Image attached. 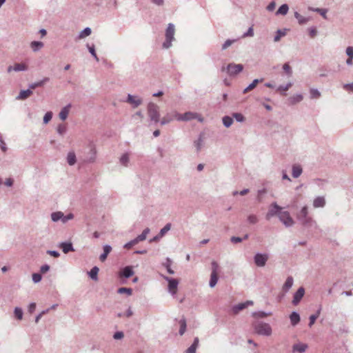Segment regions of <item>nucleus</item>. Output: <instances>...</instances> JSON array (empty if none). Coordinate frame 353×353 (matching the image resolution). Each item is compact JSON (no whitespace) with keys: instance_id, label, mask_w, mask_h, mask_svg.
Segmentation results:
<instances>
[{"instance_id":"obj_53","label":"nucleus","mask_w":353,"mask_h":353,"mask_svg":"<svg viewBox=\"0 0 353 353\" xmlns=\"http://www.w3.org/2000/svg\"><path fill=\"white\" fill-rule=\"evenodd\" d=\"M248 220L250 223L254 224L258 221V219L256 215L251 214L248 216Z\"/></svg>"},{"instance_id":"obj_58","label":"nucleus","mask_w":353,"mask_h":353,"mask_svg":"<svg viewBox=\"0 0 353 353\" xmlns=\"http://www.w3.org/2000/svg\"><path fill=\"white\" fill-rule=\"evenodd\" d=\"M233 117L236 119L238 121H244V117L241 113H235L233 114Z\"/></svg>"},{"instance_id":"obj_11","label":"nucleus","mask_w":353,"mask_h":353,"mask_svg":"<svg viewBox=\"0 0 353 353\" xmlns=\"http://www.w3.org/2000/svg\"><path fill=\"white\" fill-rule=\"evenodd\" d=\"M304 294H305V289L303 287L299 288L294 295L292 303L294 305H296L300 302V301L302 299Z\"/></svg>"},{"instance_id":"obj_14","label":"nucleus","mask_w":353,"mask_h":353,"mask_svg":"<svg viewBox=\"0 0 353 353\" xmlns=\"http://www.w3.org/2000/svg\"><path fill=\"white\" fill-rule=\"evenodd\" d=\"M253 304V302L251 301H248L245 303H239L237 305L234 306L233 308L234 312L235 314L238 313L239 311L245 309L248 305H251Z\"/></svg>"},{"instance_id":"obj_39","label":"nucleus","mask_w":353,"mask_h":353,"mask_svg":"<svg viewBox=\"0 0 353 353\" xmlns=\"http://www.w3.org/2000/svg\"><path fill=\"white\" fill-rule=\"evenodd\" d=\"M303 97L301 94H296L290 98V103L294 104L296 103L300 102L302 101Z\"/></svg>"},{"instance_id":"obj_22","label":"nucleus","mask_w":353,"mask_h":353,"mask_svg":"<svg viewBox=\"0 0 353 353\" xmlns=\"http://www.w3.org/2000/svg\"><path fill=\"white\" fill-rule=\"evenodd\" d=\"M174 112H172L171 114H167L165 117H164L161 121V125H165L166 123H170V121H173V120H176V119L174 118Z\"/></svg>"},{"instance_id":"obj_6","label":"nucleus","mask_w":353,"mask_h":353,"mask_svg":"<svg viewBox=\"0 0 353 353\" xmlns=\"http://www.w3.org/2000/svg\"><path fill=\"white\" fill-rule=\"evenodd\" d=\"M279 218L280 221L287 227L292 226L294 224V221L290 215L289 212L286 211H281L279 213Z\"/></svg>"},{"instance_id":"obj_5","label":"nucleus","mask_w":353,"mask_h":353,"mask_svg":"<svg viewBox=\"0 0 353 353\" xmlns=\"http://www.w3.org/2000/svg\"><path fill=\"white\" fill-rule=\"evenodd\" d=\"M219 265L216 261L212 262V273L210 280V286L213 288L218 281Z\"/></svg>"},{"instance_id":"obj_43","label":"nucleus","mask_w":353,"mask_h":353,"mask_svg":"<svg viewBox=\"0 0 353 353\" xmlns=\"http://www.w3.org/2000/svg\"><path fill=\"white\" fill-rule=\"evenodd\" d=\"M170 228H171V224L170 223H168L166 224L160 231L159 232V234H160V237H162L163 236L165 235V234L168 232L170 230Z\"/></svg>"},{"instance_id":"obj_23","label":"nucleus","mask_w":353,"mask_h":353,"mask_svg":"<svg viewBox=\"0 0 353 353\" xmlns=\"http://www.w3.org/2000/svg\"><path fill=\"white\" fill-rule=\"evenodd\" d=\"M199 345V339L195 338L192 345L188 348L185 353H196V350Z\"/></svg>"},{"instance_id":"obj_15","label":"nucleus","mask_w":353,"mask_h":353,"mask_svg":"<svg viewBox=\"0 0 353 353\" xmlns=\"http://www.w3.org/2000/svg\"><path fill=\"white\" fill-rule=\"evenodd\" d=\"M32 94V91L30 89L26 90H21L19 94L17 97L18 100H24L30 97Z\"/></svg>"},{"instance_id":"obj_29","label":"nucleus","mask_w":353,"mask_h":353,"mask_svg":"<svg viewBox=\"0 0 353 353\" xmlns=\"http://www.w3.org/2000/svg\"><path fill=\"white\" fill-rule=\"evenodd\" d=\"M48 80H49V79L46 77V78L43 79V80H41V81H40L39 82H36V83L30 84L29 85V88H30V89L31 90H34V89H35L37 87H41V86L43 85L44 83L46 82H47Z\"/></svg>"},{"instance_id":"obj_17","label":"nucleus","mask_w":353,"mask_h":353,"mask_svg":"<svg viewBox=\"0 0 353 353\" xmlns=\"http://www.w3.org/2000/svg\"><path fill=\"white\" fill-rule=\"evenodd\" d=\"M133 274L134 272L132 270V268L131 266H127L123 268L120 275L121 276H123L125 278H129Z\"/></svg>"},{"instance_id":"obj_38","label":"nucleus","mask_w":353,"mask_h":353,"mask_svg":"<svg viewBox=\"0 0 353 353\" xmlns=\"http://www.w3.org/2000/svg\"><path fill=\"white\" fill-rule=\"evenodd\" d=\"M99 268L97 267H94L91 269L90 272H89V274H90V276L94 279V280H97V274H98V272H99Z\"/></svg>"},{"instance_id":"obj_57","label":"nucleus","mask_w":353,"mask_h":353,"mask_svg":"<svg viewBox=\"0 0 353 353\" xmlns=\"http://www.w3.org/2000/svg\"><path fill=\"white\" fill-rule=\"evenodd\" d=\"M234 42V40H230L228 39L223 45L222 49L225 50L228 47H230L233 43Z\"/></svg>"},{"instance_id":"obj_18","label":"nucleus","mask_w":353,"mask_h":353,"mask_svg":"<svg viewBox=\"0 0 353 353\" xmlns=\"http://www.w3.org/2000/svg\"><path fill=\"white\" fill-rule=\"evenodd\" d=\"M112 251V248L110 245L103 246V253L101 254L99 259L101 261L103 262L106 260L108 255Z\"/></svg>"},{"instance_id":"obj_8","label":"nucleus","mask_w":353,"mask_h":353,"mask_svg":"<svg viewBox=\"0 0 353 353\" xmlns=\"http://www.w3.org/2000/svg\"><path fill=\"white\" fill-rule=\"evenodd\" d=\"M281 209L276 203H272L266 214V219L269 220L275 215L279 216V213L281 211Z\"/></svg>"},{"instance_id":"obj_63","label":"nucleus","mask_w":353,"mask_h":353,"mask_svg":"<svg viewBox=\"0 0 353 353\" xmlns=\"http://www.w3.org/2000/svg\"><path fill=\"white\" fill-rule=\"evenodd\" d=\"M50 270V266L48 265H43L41 267L40 271L42 274H45Z\"/></svg>"},{"instance_id":"obj_48","label":"nucleus","mask_w":353,"mask_h":353,"mask_svg":"<svg viewBox=\"0 0 353 353\" xmlns=\"http://www.w3.org/2000/svg\"><path fill=\"white\" fill-rule=\"evenodd\" d=\"M310 95L312 99H317L321 96L320 92L316 89L310 90Z\"/></svg>"},{"instance_id":"obj_42","label":"nucleus","mask_w":353,"mask_h":353,"mask_svg":"<svg viewBox=\"0 0 353 353\" xmlns=\"http://www.w3.org/2000/svg\"><path fill=\"white\" fill-rule=\"evenodd\" d=\"M223 123L225 127L228 128L233 123V119L231 117L226 116L223 118Z\"/></svg>"},{"instance_id":"obj_37","label":"nucleus","mask_w":353,"mask_h":353,"mask_svg":"<svg viewBox=\"0 0 353 353\" xmlns=\"http://www.w3.org/2000/svg\"><path fill=\"white\" fill-rule=\"evenodd\" d=\"M91 32H92V31L90 28H85L83 30H82L80 32V34L79 35V39H84L85 37L89 36L91 34Z\"/></svg>"},{"instance_id":"obj_64","label":"nucleus","mask_w":353,"mask_h":353,"mask_svg":"<svg viewBox=\"0 0 353 353\" xmlns=\"http://www.w3.org/2000/svg\"><path fill=\"white\" fill-rule=\"evenodd\" d=\"M346 53L349 57H353V47H347L346 49Z\"/></svg>"},{"instance_id":"obj_34","label":"nucleus","mask_w":353,"mask_h":353,"mask_svg":"<svg viewBox=\"0 0 353 353\" xmlns=\"http://www.w3.org/2000/svg\"><path fill=\"white\" fill-rule=\"evenodd\" d=\"M180 324V330L179 334L180 335H183L186 330V321L185 319H182L179 321Z\"/></svg>"},{"instance_id":"obj_12","label":"nucleus","mask_w":353,"mask_h":353,"mask_svg":"<svg viewBox=\"0 0 353 353\" xmlns=\"http://www.w3.org/2000/svg\"><path fill=\"white\" fill-rule=\"evenodd\" d=\"M28 69V65L24 63H15L13 66L10 65L8 68V72H11L12 71L19 72L24 71Z\"/></svg>"},{"instance_id":"obj_54","label":"nucleus","mask_w":353,"mask_h":353,"mask_svg":"<svg viewBox=\"0 0 353 353\" xmlns=\"http://www.w3.org/2000/svg\"><path fill=\"white\" fill-rule=\"evenodd\" d=\"M285 34L284 32L279 30L276 32V35L274 37V41L277 42L280 40L281 37H283Z\"/></svg>"},{"instance_id":"obj_25","label":"nucleus","mask_w":353,"mask_h":353,"mask_svg":"<svg viewBox=\"0 0 353 353\" xmlns=\"http://www.w3.org/2000/svg\"><path fill=\"white\" fill-rule=\"evenodd\" d=\"M292 285H293V279H292V277L289 276L286 279V281L283 286V290L285 292H287L292 288Z\"/></svg>"},{"instance_id":"obj_20","label":"nucleus","mask_w":353,"mask_h":353,"mask_svg":"<svg viewBox=\"0 0 353 353\" xmlns=\"http://www.w3.org/2000/svg\"><path fill=\"white\" fill-rule=\"evenodd\" d=\"M325 201L323 197L319 196L314 200L313 205L314 208L323 207Z\"/></svg>"},{"instance_id":"obj_49","label":"nucleus","mask_w":353,"mask_h":353,"mask_svg":"<svg viewBox=\"0 0 353 353\" xmlns=\"http://www.w3.org/2000/svg\"><path fill=\"white\" fill-rule=\"evenodd\" d=\"M137 243L138 241L136 239H134L125 244L124 248L126 249H130L132 246L137 245Z\"/></svg>"},{"instance_id":"obj_40","label":"nucleus","mask_w":353,"mask_h":353,"mask_svg":"<svg viewBox=\"0 0 353 353\" xmlns=\"http://www.w3.org/2000/svg\"><path fill=\"white\" fill-rule=\"evenodd\" d=\"M120 162L121 163L124 165V166H127L128 165V163L129 162V155L128 154L125 153V154H123L121 157L120 158Z\"/></svg>"},{"instance_id":"obj_62","label":"nucleus","mask_w":353,"mask_h":353,"mask_svg":"<svg viewBox=\"0 0 353 353\" xmlns=\"http://www.w3.org/2000/svg\"><path fill=\"white\" fill-rule=\"evenodd\" d=\"M343 88L349 92H353V83L343 85Z\"/></svg>"},{"instance_id":"obj_4","label":"nucleus","mask_w":353,"mask_h":353,"mask_svg":"<svg viewBox=\"0 0 353 353\" xmlns=\"http://www.w3.org/2000/svg\"><path fill=\"white\" fill-rule=\"evenodd\" d=\"M148 113L152 121L155 123L159 121V107L156 104L152 103L148 104Z\"/></svg>"},{"instance_id":"obj_47","label":"nucleus","mask_w":353,"mask_h":353,"mask_svg":"<svg viewBox=\"0 0 353 353\" xmlns=\"http://www.w3.org/2000/svg\"><path fill=\"white\" fill-rule=\"evenodd\" d=\"M291 86H292V83H288L286 85H280L277 88V91H279V92H285L288 91Z\"/></svg>"},{"instance_id":"obj_60","label":"nucleus","mask_w":353,"mask_h":353,"mask_svg":"<svg viewBox=\"0 0 353 353\" xmlns=\"http://www.w3.org/2000/svg\"><path fill=\"white\" fill-rule=\"evenodd\" d=\"M90 151L92 152V157L90 158V159L88 161L93 162L95 160V156H96L97 151L94 148H92Z\"/></svg>"},{"instance_id":"obj_26","label":"nucleus","mask_w":353,"mask_h":353,"mask_svg":"<svg viewBox=\"0 0 353 353\" xmlns=\"http://www.w3.org/2000/svg\"><path fill=\"white\" fill-rule=\"evenodd\" d=\"M67 161L70 165H73L76 163V155L74 152H70L67 156Z\"/></svg>"},{"instance_id":"obj_1","label":"nucleus","mask_w":353,"mask_h":353,"mask_svg":"<svg viewBox=\"0 0 353 353\" xmlns=\"http://www.w3.org/2000/svg\"><path fill=\"white\" fill-rule=\"evenodd\" d=\"M254 331L256 334L263 336H270L272 334V327L268 323H256L254 325Z\"/></svg>"},{"instance_id":"obj_33","label":"nucleus","mask_w":353,"mask_h":353,"mask_svg":"<svg viewBox=\"0 0 353 353\" xmlns=\"http://www.w3.org/2000/svg\"><path fill=\"white\" fill-rule=\"evenodd\" d=\"M30 46L33 51H37L43 46V43L41 41H32L30 43Z\"/></svg>"},{"instance_id":"obj_31","label":"nucleus","mask_w":353,"mask_h":353,"mask_svg":"<svg viewBox=\"0 0 353 353\" xmlns=\"http://www.w3.org/2000/svg\"><path fill=\"white\" fill-rule=\"evenodd\" d=\"M171 263H172V261L169 258H167L165 262H164L163 265V266L165 267V268L167 269V271L169 274H173L174 272V270H172V268L170 267Z\"/></svg>"},{"instance_id":"obj_28","label":"nucleus","mask_w":353,"mask_h":353,"mask_svg":"<svg viewBox=\"0 0 353 353\" xmlns=\"http://www.w3.org/2000/svg\"><path fill=\"white\" fill-rule=\"evenodd\" d=\"M263 79H254L252 83H250L243 91L244 93L248 92L256 88L259 82H262Z\"/></svg>"},{"instance_id":"obj_16","label":"nucleus","mask_w":353,"mask_h":353,"mask_svg":"<svg viewBox=\"0 0 353 353\" xmlns=\"http://www.w3.org/2000/svg\"><path fill=\"white\" fill-rule=\"evenodd\" d=\"M70 105H68L65 107H64L59 112V116L62 121H64L67 119L70 112Z\"/></svg>"},{"instance_id":"obj_61","label":"nucleus","mask_w":353,"mask_h":353,"mask_svg":"<svg viewBox=\"0 0 353 353\" xmlns=\"http://www.w3.org/2000/svg\"><path fill=\"white\" fill-rule=\"evenodd\" d=\"M317 34V30L315 28H311L309 29V34L311 38H314Z\"/></svg>"},{"instance_id":"obj_19","label":"nucleus","mask_w":353,"mask_h":353,"mask_svg":"<svg viewBox=\"0 0 353 353\" xmlns=\"http://www.w3.org/2000/svg\"><path fill=\"white\" fill-rule=\"evenodd\" d=\"M60 248L62 249L65 254H67L70 251H74L72 244L71 243H61L60 244Z\"/></svg>"},{"instance_id":"obj_21","label":"nucleus","mask_w":353,"mask_h":353,"mask_svg":"<svg viewBox=\"0 0 353 353\" xmlns=\"http://www.w3.org/2000/svg\"><path fill=\"white\" fill-rule=\"evenodd\" d=\"M307 347V345L304 343H298L293 346L294 351L299 352L300 353L304 352Z\"/></svg>"},{"instance_id":"obj_2","label":"nucleus","mask_w":353,"mask_h":353,"mask_svg":"<svg viewBox=\"0 0 353 353\" xmlns=\"http://www.w3.org/2000/svg\"><path fill=\"white\" fill-rule=\"evenodd\" d=\"M174 116L177 121H190L197 119L199 121H203V118H201L200 115L192 112H188L183 114L174 112Z\"/></svg>"},{"instance_id":"obj_36","label":"nucleus","mask_w":353,"mask_h":353,"mask_svg":"<svg viewBox=\"0 0 353 353\" xmlns=\"http://www.w3.org/2000/svg\"><path fill=\"white\" fill-rule=\"evenodd\" d=\"M294 17L299 21V23L301 25L304 24L308 21V19L307 18H305L297 12L294 13Z\"/></svg>"},{"instance_id":"obj_44","label":"nucleus","mask_w":353,"mask_h":353,"mask_svg":"<svg viewBox=\"0 0 353 353\" xmlns=\"http://www.w3.org/2000/svg\"><path fill=\"white\" fill-rule=\"evenodd\" d=\"M132 292V290L131 288H120L118 289V293L119 294L126 293L128 295H131Z\"/></svg>"},{"instance_id":"obj_51","label":"nucleus","mask_w":353,"mask_h":353,"mask_svg":"<svg viewBox=\"0 0 353 353\" xmlns=\"http://www.w3.org/2000/svg\"><path fill=\"white\" fill-rule=\"evenodd\" d=\"M32 280L34 283H38L39 282L42 277H41V275L39 273H34L32 274Z\"/></svg>"},{"instance_id":"obj_13","label":"nucleus","mask_w":353,"mask_h":353,"mask_svg":"<svg viewBox=\"0 0 353 353\" xmlns=\"http://www.w3.org/2000/svg\"><path fill=\"white\" fill-rule=\"evenodd\" d=\"M127 101L130 103L134 108L138 107L141 103V99L137 97L128 94Z\"/></svg>"},{"instance_id":"obj_55","label":"nucleus","mask_w":353,"mask_h":353,"mask_svg":"<svg viewBox=\"0 0 353 353\" xmlns=\"http://www.w3.org/2000/svg\"><path fill=\"white\" fill-rule=\"evenodd\" d=\"M283 68L289 76L292 74V69L288 63H285Z\"/></svg>"},{"instance_id":"obj_30","label":"nucleus","mask_w":353,"mask_h":353,"mask_svg":"<svg viewBox=\"0 0 353 353\" xmlns=\"http://www.w3.org/2000/svg\"><path fill=\"white\" fill-rule=\"evenodd\" d=\"M149 232H150V229L146 228L143 231V232L140 235H139L135 239L138 241V243L143 241L145 240L147 235L149 234Z\"/></svg>"},{"instance_id":"obj_35","label":"nucleus","mask_w":353,"mask_h":353,"mask_svg":"<svg viewBox=\"0 0 353 353\" xmlns=\"http://www.w3.org/2000/svg\"><path fill=\"white\" fill-rule=\"evenodd\" d=\"M288 6L287 4L282 5L276 12L277 14L285 15L288 11Z\"/></svg>"},{"instance_id":"obj_52","label":"nucleus","mask_w":353,"mask_h":353,"mask_svg":"<svg viewBox=\"0 0 353 353\" xmlns=\"http://www.w3.org/2000/svg\"><path fill=\"white\" fill-rule=\"evenodd\" d=\"M312 10L319 12L323 18L326 19V13H327L326 10L316 8V9H312Z\"/></svg>"},{"instance_id":"obj_7","label":"nucleus","mask_w":353,"mask_h":353,"mask_svg":"<svg viewBox=\"0 0 353 353\" xmlns=\"http://www.w3.org/2000/svg\"><path fill=\"white\" fill-rule=\"evenodd\" d=\"M243 67L241 64L230 63L227 67L230 75H235L242 71Z\"/></svg>"},{"instance_id":"obj_10","label":"nucleus","mask_w":353,"mask_h":353,"mask_svg":"<svg viewBox=\"0 0 353 353\" xmlns=\"http://www.w3.org/2000/svg\"><path fill=\"white\" fill-rule=\"evenodd\" d=\"M268 259V256L267 254H256L254 256V262L257 266L263 267L265 265Z\"/></svg>"},{"instance_id":"obj_45","label":"nucleus","mask_w":353,"mask_h":353,"mask_svg":"<svg viewBox=\"0 0 353 353\" xmlns=\"http://www.w3.org/2000/svg\"><path fill=\"white\" fill-rule=\"evenodd\" d=\"M320 312L319 311L316 314H312L310 317V323L309 326L312 327V325L315 323L316 319L319 317Z\"/></svg>"},{"instance_id":"obj_59","label":"nucleus","mask_w":353,"mask_h":353,"mask_svg":"<svg viewBox=\"0 0 353 353\" xmlns=\"http://www.w3.org/2000/svg\"><path fill=\"white\" fill-rule=\"evenodd\" d=\"M124 334L122 332H117L114 334L113 338L116 340L121 339L123 338Z\"/></svg>"},{"instance_id":"obj_50","label":"nucleus","mask_w":353,"mask_h":353,"mask_svg":"<svg viewBox=\"0 0 353 353\" xmlns=\"http://www.w3.org/2000/svg\"><path fill=\"white\" fill-rule=\"evenodd\" d=\"M52 117V113L51 112H48L43 117V122L44 123H48Z\"/></svg>"},{"instance_id":"obj_56","label":"nucleus","mask_w":353,"mask_h":353,"mask_svg":"<svg viewBox=\"0 0 353 353\" xmlns=\"http://www.w3.org/2000/svg\"><path fill=\"white\" fill-rule=\"evenodd\" d=\"M254 36V30H253V27L251 26L248 30L247 31V32H245L243 35V37H253Z\"/></svg>"},{"instance_id":"obj_41","label":"nucleus","mask_w":353,"mask_h":353,"mask_svg":"<svg viewBox=\"0 0 353 353\" xmlns=\"http://www.w3.org/2000/svg\"><path fill=\"white\" fill-rule=\"evenodd\" d=\"M307 207H303L300 212L299 219H303V222L307 221Z\"/></svg>"},{"instance_id":"obj_27","label":"nucleus","mask_w":353,"mask_h":353,"mask_svg":"<svg viewBox=\"0 0 353 353\" xmlns=\"http://www.w3.org/2000/svg\"><path fill=\"white\" fill-rule=\"evenodd\" d=\"M302 173V168L300 165H294L292 167V176L294 178L299 177Z\"/></svg>"},{"instance_id":"obj_32","label":"nucleus","mask_w":353,"mask_h":353,"mask_svg":"<svg viewBox=\"0 0 353 353\" xmlns=\"http://www.w3.org/2000/svg\"><path fill=\"white\" fill-rule=\"evenodd\" d=\"M52 221H57L60 219L63 221V214L61 212H53L51 215Z\"/></svg>"},{"instance_id":"obj_3","label":"nucleus","mask_w":353,"mask_h":353,"mask_svg":"<svg viewBox=\"0 0 353 353\" xmlns=\"http://www.w3.org/2000/svg\"><path fill=\"white\" fill-rule=\"evenodd\" d=\"M174 32L175 30L174 25L169 23L165 32V41L163 43V47L164 48H168L171 46L172 41L174 39Z\"/></svg>"},{"instance_id":"obj_24","label":"nucleus","mask_w":353,"mask_h":353,"mask_svg":"<svg viewBox=\"0 0 353 353\" xmlns=\"http://www.w3.org/2000/svg\"><path fill=\"white\" fill-rule=\"evenodd\" d=\"M290 319L291 321V323L293 325H296L299 321H300V316L299 314L295 312H293L290 316Z\"/></svg>"},{"instance_id":"obj_46","label":"nucleus","mask_w":353,"mask_h":353,"mask_svg":"<svg viewBox=\"0 0 353 353\" xmlns=\"http://www.w3.org/2000/svg\"><path fill=\"white\" fill-rule=\"evenodd\" d=\"M14 315H15L16 318L18 319L19 320L22 319L23 312L21 310V309H20L19 307H16L14 309Z\"/></svg>"},{"instance_id":"obj_9","label":"nucleus","mask_w":353,"mask_h":353,"mask_svg":"<svg viewBox=\"0 0 353 353\" xmlns=\"http://www.w3.org/2000/svg\"><path fill=\"white\" fill-rule=\"evenodd\" d=\"M164 279L168 281V290L172 294L176 293L179 281L175 279H171L168 276H164Z\"/></svg>"}]
</instances>
